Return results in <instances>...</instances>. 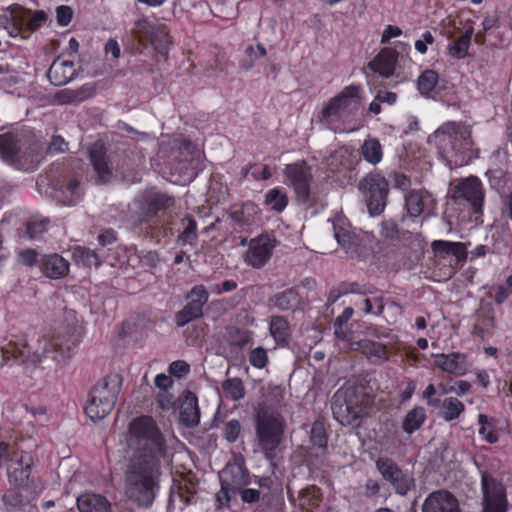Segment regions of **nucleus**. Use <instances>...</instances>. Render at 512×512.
<instances>
[{"label": "nucleus", "instance_id": "1", "mask_svg": "<svg viewBox=\"0 0 512 512\" xmlns=\"http://www.w3.org/2000/svg\"><path fill=\"white\" fill-rule=\"evenodd\" d=\"M128 439L135 455L126 473L127 493L138 505L148 507L159 489L165 437L152 416L141 415L129 423Z\"/></svg>", "mask_w": 512, "mask_h": 512}, {"label": "nucleus", "instance_id": "2", "mask_svg": "<svg viewBox=\"0 0 512 512\" xmlns=\"http://www.w3.org/2000/svg\"><path fill=\"white\" fill-rule=\"evenodd\" d=\"M84 329L81 325L73 323L60 326L50 337H43L38 341L39 349L31 352L25 335H11L1 345L0 350L3 361H20L22 363H40L43 359H52L57 363H64L75 354L76 348L83 340Z\"/></svg>", "mask_w": 512, "mask_h": 512}, {"label": "nucleus", "instance_id": "3", "mask_svg": "<svg viewBox=\"0 0 512 512\" xmlns=\"http://www.w3.org/2000/svg\"><path fill=\"white\" fill-rule=\"evenodd\" d=\"M430 142H434L450 168L463 166L470 158L471 131L461 123H444L430 137Z\"/></svg>", "mask_w": 512, "mask_h": 512}, {"label": "nucleus", "instance_id": "4", "mask_svg": "<svg viewBox=\"0 0 512 512\" xmlns=\"http://www.w3.org/2000/svg\"><path fill=\"white\" fill-rule=\"evenodd\" d=\"M0 157L5 163L23 171L36 170L40 161L37 142L24 129L0 134Z\"/></svg>", "mask_w": 512, "mask_h": 512}, {"label": "nucleus", "instance_id": "5", "mask_svg": "<svg viewBox=\"0 0 512 512\" xmlns=\"http://www.w3.org/2000/svg\"><path fill=\"white\" fill-rule=\"evenodd\" d=\"M250 476L242 465L227 464L220 473V490L215 494V507H229L231 501L239 494L243 503L254 504L260 500V491L244 488L250 484Z\"/></svg>", "mask_w": 512, "mask_h": 512}, {"label": "nucleus", "instance_id": "6", "mask_svg": "<svg viewBox=\"0 0 512 512\" xmlns=\"http://www.w3.org/2000/svg\"><path fill=\"white\" fill-rule=\"evenodd\" d=\"M363 101L364 89L361 84L345 86L323 106L320 120L336 130L341 123L354 119L359 114Z\"/></svg>", "mask_w": 512, "mask_h": 512}, {"label": "nucleus", "instance_id": "7", "mask_svg": "<svg viewBox=\"0 0 512 512\" xmlns=\"http://www.w3.org/2000/svg\"><path fill=\"white\" fill-rule=\"evenodd\" d=\"M84 164L77 158L63 159L52 163L47 178L55 190L62 193L67 205H74L83 196L82 179Z\"/></svg>", "mask_w": 512, "mask_h": 512}, {"label": "nucleus", "instance_id": "8", "mask_svg": "<svg viewBox=\"0 0 512 512\" xmlns=\"http://www.w3.org/2000/svg\"><path fill=\"white\" fill-rule=\"evenodd\" d=\"M122 384L123 377L117 373H111L100 379L91 388L84 406L87 417L96 422L109 415L115 407Z\"/></svg>", "mask_w": 512, "mask_h": 512}, {"label": "nucleus", "instance_id": "9", "mask_svg": "<svg viewBox=\"0 0 512 512\" xmlns=\"http://www.w3.org/2000/svg\"><path fill=\"white\" fill-rule=\"evenodd\" d=\"M255 422L258 446L265 458L272 462L283 441L286 423L279 414L268 412L258 414Z\"/></svg>", "mask_w": 512, "mask_h": 512}, {"label": "nucleus", "instance_id": "10", "mask_svg": "<svg viewBox=\"0 0 512 512\" xmlns=\"http://www.w3.org/2000/svg\"><path fill=\"white\" fill-rule=\"evenodd\" d=\"M380 235L384 240L378 241L373 247L369 263L378 269H385L396 258L397 246L394 242L399 241L401 235L403 238H410L412 233L409 231L401 233L398 224L389 219L381 223Z\"/></svg>", "mask_w": 512, "mask_h": 512}, {"label": "nucleus", "instance_id": "11", "mask_svg": "<svg viewBox=\"0 0 512 512\" xmlns=\"http://www.w3.org/2000/svg\"><path fill=\"white\" fill-rule=\"evenodd\" d=\"M484 188L480 179L470 176L458 182L453 190L451 200L460 210L478 218L482 215L484 204Z\"/></svg>", "mask_w": 512, "mask_h": 512}, {"label": "nucleus", "instance_id": "12", "mask_svg": "<svg viewBox=\"0 0 512 512\" xmlns=\"http://www.w3.org/2000/svg\"><path fill=\"white\" fill-rule=\"evenodd\" d=\"M47 19V14L43 10L32 11L19 5H13L9 17H6L5 28L11 37L26 38L30 33L41 28Z\"/></svg>", "mask_w": 512, "mask_h": 512}, {"label": "nucleus", "instance_id": "13", "mask_svg": "<svg viewBox=\"0 0 512 512\" xmlns=\"http://www.w3.org/2000/svg\"><path fill=\"white\" fill-rule=\"evenodd\" d=\"M359 189L367 199V207L371 215H380L387 204L389 182L379 172H370L359 184Z\"/></svg>", "mask_w": 512, "mask_h": 512}, {"label": "nucleus", "instance_id": "14", "mask_svg": "<svg viewBox=\"0 0 512 512\" xmlns=\"http://www.w3.org/2000/svg\"><path fill=\"white\" fill-rule=\"evenodd\" d=\"M284 176L286 183L293 188L297 201L302 204L309 203L313 179L311 167L303 160L287 164L284 168Z\"/></svg>", "mask_w": 512, "mask_h": 512}, {"label": "nucleus", "instance_id": "15", "mask_svg": "<svg viewBox=\"0 0 512 512\" xmlns=\"http://www.w3.org/2000/svg\"><path fill=\"white\" fill-rule=\"evenodd\" d=\"M337 401L343 398V407L347 412V422L360 419L367 413L368 408L371 406V399L362 385H348L344 389L336 393Z\"/></svg>", "mask_w": 512, "mask_h": 512}, {"label": "nucleus", "instance_id": "16", "mask_svg": "<svg viewBox=\"0 0 512 512\" xmlns=\"http://www.w3.org/2000/svg\"><path fill=\"white\" fill-rule=\"evenodd\" d=\"M375 466L383 480L392 486L396 494L406 496L414 487V479L403 471L392 458L379 457L375 461Z\"/></svg>", "mask_w": 512, "mask_h": 512}, {"label": "nucleus", "instance_id": "17", "mask_svg": "<svg viewBox=\"0 0 512 512\" xmlns=\"http://www.w3.org/2000/svg\"><path fill=\"white\" fill-rule=\"evenodd\" d=\"M361 163L359 153L349 146H341L332 151L325 159L327 170L344 178L356 177V169Z\"/></svg>", "mask_w": 512, "mask_h": 512}, {"label": "nucleus", "instance_id": "18", "mask_svg": "<svg viewBox=\"0 0 512 512\" xmlns=\"http://www.w3.org/2000/svg\"><path fill=\"white\" fill-rule=\"evenodd\" d=\"M134 33L139 41L149 42L160 53L169 49L170 35L165 24H155L142 18L136 21Z\"/></svg>", "mask_w": 512, "mask_h": 512}, {"label": "nucleus", "instance_id": "19", "mask_svg": "<svg viewBox=\"0 0 512 512\" xmlns=\"http://www.w3.org/2000/svg\"><path fill=\"white\" fill-rule=\"evenodd\" d=\"M138 207V220L140 223H148L160 211L174 206L173 197L155 190L145 191L136 201Z\"/></svg>", "mask_w": 512, "mask_h": 512}, {"label": "nucleus", "instance_id": "20", "mask_svg": "<svg viewBox=\"0 0 512 512\" xmlns=\"http://www.w3.org/2000/svg\"><path fill=\"white\" fill-rule=\"evenodd\" d=\"M277 240L272 234L262 233L252 238L244 254V261L253 268L263 267L271 258Z\"/></svg>", "mask_w": 512, "mask_h": 512}, {"label": "nucleus", "instance_id": "21", "mask_svg": "<svg viewBox=\"0 0 512 512\" xmlns=\"http://www.w3.org/2000/svg\"><path fill=\"white\" fill-rule=\"evenodd\" d=\"M187 304L176 313L177 326L183 327L203 315V307L209 300V293L204 285H195L187 294Z\"/></svg>", "mask_w": 512, "mask_h": 512}, {"label": "nucleus", "instance_id": "22", "mask_svg": "<svg viewBox=\"0 0 512 512\" xmlns=\"http://www.w3.org/2000/svg\"><path fill=\"white\" fill-rule=\"evenodd\" d=\"M33 464V457L29 452L16 451L7 467L9 483L16 488H27Z\"/></svg>", "mask_w": 512, "mask_h": 512}, {"label": "nucleus", "instance_id": "23", "mask_svg": "<svg viewBox=\"0 0 512 512\" xmlns=\"http://www.w3.org/2000/svg\"><path fill=\"white\" fill-rule=\"evenodd\" d=\"M261 210L252 201L234 204L230 207L229 217L242 230L256 225L260 221Z\"/></svg>", "mask_w": 512, "mask_h": 512}, {"label": "nucleus", "instance_id": "24", "mask_svg": "<svg viewBox=\"0 0 512 512\" xmlns=\"http://www.w3.org/2000/svg\"><path fill=\"white\" fill-rule=\"evenodd\" d=\"M422 512H461L457 498L449 491L432 492L423 504Z\"/></svg>", "mask_w": 512, "mask_h": 512}, {"label": "nucleus", "instance_id": "25", "mask_svg": "<svg viewBox=\"0 0 512 512\" xmlns=\"http://www.w3.org/2000/svg\"><path fill=\"white\" fill-rule=\"evenodd\" d=\"M287 496L295 507L305 512H313L322 502V491L316 485H308L301 489L297 498L294 497L292 490L287 487Z\"/></svg>", "mask_w": 512, "mask_h": 512}, {"label": "nucleus", "instance_id": "26", "mask_svg": "<svg viewBox=\"0 0 512 512\" xmlns=\"http://www.w3.org/2000/svg\"><path fill=\"white\" fill-rule=\"evenodd\" d=\"M39 269L47 278L57 280L68 275L70 263L58 253L45 254L40 258Z\"/></svg>", "mask_w": 512, "mask_h": 512}, {"label": "nucleus", "instance_id": "27", "mask_svg": "<svg viewBox=\"0 0 512 512\" xmlns=\"http://www.w3.org/2000/svg\"><path fill=\"white\" fill-rule=\"evenodd\" d=\"M77 75L75 63L72 60L56 58L50 65L47 77L54 86H63Z\"/></svg>", "mask_w": 512, "mask_h": 512}, {"label": "nucleus", "instance_id": "28", "mask_svg": "<svg viewBox=\"0 0 512 512\" xmlns=\"http://www.w3.org/2000/svg\"><path fill=\"white\" fill-rule=\"evenodd\" d=\"M398 56L399 54L395 49L385 47L369 62L368 66L373 72L384 78H389L395 72Z\"/></svg>", "mask_w": 512, "mask_h": 512}, {"label": "nucleus", "instance_id": "29", "mask_svg": "<svg viewBox=\"0 0 512 512\" xmlns=\"http://www.w3.org/2000/svg\"><path fill=\"white\" fill-rule=\"evenodd\" d=\"M434 365L454 376H462L467 371L466 356L462 353L433 354Z\"/></svg>", "mask_w": 512, "mask_h": 512}, {"label": "nucleus", "instance_id": "30", "mask_svg": "<svg viewBox=\"0 0 512 512\" xmlns=\"http://www.w3.org/2000/svg\"><path fill=\"white\" fill-rule=\"evenodd\" d=\"M79 512H112L110 501L102 494L85 492L76 499Z\"/></svg>", "mask_w": 512, "mask_h": 512}, {"label": "nucleus", "instance_id": "31", "mask_svg": "<svg viewBox=\"0 0 512 512\" xmlns=\"http://www.w3.org/2000/svg\"><path fill=\"white\" fill-rule=\"evenodd\" d=\"M433 198L425 190H412L405 196V208L410 217H419L430 208Z\"/></svg>", "mask_w": 512, "mask_h": 512}, {"label": "nucleus", "instance_id": "32", "mask_svg": "<svg viewBox=\"0 0 512 512\" xmlns=\"http://www.w3.org/2000/svg\"><path fill=\"white\" fill-rule=\"evenodd\" d=\"M431 248L440 257L453 256L457 263L465 262L468 256L467 246L463 242L434 240Z\"/></svg>", "mask_w": 512, "mask_h": 512}, {"label": "nucleus", "instance_id": "33", "mask_svg": "<svg viewBox=\"0 0 512 512\" xmlns=\"http://www.w3.org/2000/svg\"><path fill=\"white\" fill-rule=\"evenodd\" d=\"M357 350H359L371 363H382L389 360L387 345L378 341L362 339L357 342Z\"/></svg>", "mask_w": 512, "mask_h": 512}, {"label": "nucleus", "instance_id": "34", "mask_svg": "<svg viewBox=\"0 0 512 512\" xmlns=\"http://www.w3.org/2000/svg\"><path fill=\"white\" fill-rule=\"evenodd\" d=\"M269 302L273 307L281 311H295L302 305L303 300L298 290L292 287L275 293L270 297Z\"/></svg>", "mask_w": 512, "mask_h": 512}, {"label": "nucleus", "instance_id": "35", "mask_svg": "<svg viewBox=\"0 0 512 512\" xmlns=\"http://www.w3.org/2000/svg\"><path fill=\"white\" fill-rule=\"evenodd\" d=\"M483 503L507 506L505 487L492 477H482Z\"/></svg>", "mask_w": 512, "mask_h": 512}, {"label": "nucleus", "instance_id": "36", "mask_svg": "<svg viewBox=\"0 0 512 512\" xmlns=\"http://www.w3.org/2000/svg\"><path fill=\"white\" fill-rule=\"evenodd\" d=\"M180 422L188 427H196L200 423V409L195 394L189 392L180 408Z\"/></svg>", "mask_w": 512, "mask_h": 512}, {"label": "nucleus", "instance_id": "37", "mask_svg": "<svg viewBox=\"0 0 512 512\" xmlns=\"http://www.w3.org/2000/svg\"><path fill=\"white\" fill-rule=\"evenodd\" d=\"M89 159L95 172L101 179H107L112 175L106 155V148L103 144L95 143L89 150Z\"/></svg>", "mask_w": 512, "mask_h": 512}, {"label": "nucleus", "instance_id": "38", "mask_svg": "<svg viewBox=\"0 0 512 512\" xmlns=\"http://www.w3.org/2000/svg\"><path fill=\"white\" fill-rule=\"evenodd\" d=\"M269 332L276 344L285 347L291 339L290 324L283 316H272L269 323Z\"/></svg>", "mask_w": 512, "mask_h": 512}, {"label": "nucleus", "instance_id": "39", "mask_svg": "<svg viewBox=\"0 0 512 512\" xmlns=\"http://www.w3.org/2000/svg\"><path fill=\"white\" fill-rule=\"evenodd\" d=\"M357 152L361 159L363 158L367 163L373 166L379 164L384 155L380 141L373 137L366 138Z\"/></svg>", "mask_w": 512, "mask_h": 512}, {"label": "nucleus", "instance_id": "40", "mask_svg": "<svg viewBox=\"0 0 512 512\" xmlns=\"http://www.w3.org/2000/svg\"><path fill=\"white\" fill-rule=\"evenodd\" d=\"M174 222L167 220L164 222H154L146 227V236L155 243L166 242L175 234L173 228Z\"/></svg>", "mask_w": 512, "mask_h": 512}, {"label": "nucleus", "instance_id": "41", "mask_svg": "<svg viewBox=\"0 0 512 512\" xmlns=\"http://www.w3.org/2000/svg\"><path fill=\"white\" fill-rule=\"evenodd\" d=\"M310 441L313 449H317V455H325L328 448V434L322 421L316 420L311 427Z\"/></svg>", "mask_w": 512, "mask_h": 512}, {"label": "nucleus", "instance_id": "42", "mask_svg": "<svg viewBox=\"0 0 512 512\" xmlns=\"http://www.w3.org/2000/svg\"><path fill=\"white\" fill-rule=\"evenodd\" d=\"M426 421V411L421 406L412 408L405 415L402 422V429L405 433L411 435L421 428Z\"/></svg>", "mask_w": 512, "mask_h": 512}, {"label": "nucleus", "instance_id": "43", "mask_svg": "<svg viewBox=\"0 0 512 512\" xmlns=\"http://www.w3.org/2000/svg\"><path fill=\"white\" fill-rule=\"evenodd\" d=\"M474 34V28L469 26L465 32L449 45V53L456 59H463L466 57L471 39Z\"/></svg>", "mask_w": 512, "mask_h": 512}, {"label": "nucleus", "instance_id": "44", "mask_svg": "<svg viewBox=\"0 0 512 512\" xmlns=\"http://www.w3.org/2000/svg\"><path fill=\"white\" fill-rule=\"evenodd\" d=\"M72 259L77 265L83 267H98L100 265V258L98 254L87 247L76 246L72 250Z\"/></svg>", "mask_w": 512, "mask_h": 512}, {"label": "nucleus", "instance_id": "45", "mask_svg": "<svg viewBox=\"0 0 512 512\" xmlns=\"http://www.w3.org/2000/svg\"><path fill=\"white\" fill-rule=\"evenodd\" d=\"M478 424L480 425L478 433L482 440L489 444L498 442L499 435L496 430L495 419L489 418L487 415L480 413L478 415Z\"/></svg>", "mask_w": 512, "mask_h": 512}, {"label": "nucleus", "instance_id": "46", "mask_svg": "<svg viewBox=\"0 0 512 512\" xmlns=\"http://www.w3.org/2000/svg\"><path fill=\"white\" fill-rule=\"evenodd\" d=\"M221 387L224 397L230 401H239L245 396V387L243 381L238 377L224 380Z\"/></svg>", "mask_w": 512, "mask_h": 512}, {"label": "nucleus", "instance_id": "47", "mask_svg": "<svg viewBox=\"0 0 512 512\" xmlns=\"http://www.w3.org/2000/svg\"><path fill=\"white\" fill-rule=\"evenodd\" d=\"M227 341L231 346L243 348L252 342V332L236 326L226 329Z\"/></svg>", "mask_w": 512, "mask_h": 512}, {"label": "nucleus", "instance_id": "48", "mask_svg": "<svg viewBox=\"0 0 512 512\" xmlns=\"http://www.w3.org/2000/svg\"><path fill=\"white\" fill-rule=\"evenodd\" d=\"M182 223L185 225L184 230L177 237V244L185 246L191 244L197 239V222L191 215H186L182 219Z\"/></svg>", "mask_w": 512, "mask_h": 512}, {"label": "nucleus", "instance_id": "49", "mask_svg": "<svg viewBox=\"0 0 512 512\" xmlns=\"http://www.w3.org/2000/svg\"><path fill=\"white\" fill-rule=\"evenodd\" d=\"M442 417L450 422L456 420L465 410V405L455 397L445 398L442 402Z\"/></svg>", "mask_w": 512, "mask_h": 512}, {"label": "nucleus", "instance_id": "50", "mask_svg": "<svg viewBox=\"0 0 512 512\" xmlns=\"http://www.w3.org/2000/svg\"><path fill=\"white\" fill-rule=\"evenodd\" d=\"M439 80L438 73L431 69L424 70L417 79V89L421 95H429Z\"/></svg>", "mask_w": 512, "mask_h": 512}, {"label": "nucleus", "instance_id": "51", "mask_svg": "<svg viewBox=\"0 0 512 512\" xmlns=\"http://www.w3.org/2000/svg\"><path fill=\"white\" fill-rule=\"evenodd\" d=\"M265 204L278 213L282 212L288 205V197L280 188H273L265 195Z\"/></svg>", "mask_w": 512, "mask_h": 512}, {"label": "nucleus", "instance_id": "52", "mask_svg": "<svg viewBox=\"0 0 512 512\" xmlns=\"http://www.w3.org/2000/svg\"><path fill=\"white\" fill-rule=\"evenodd\" d=\"M243 178L254 180H268L272 176V172L268 165L249 164L242 169Z\"/></svg>", "mask_w": 512, "mask_h": 512}, {"label": "nucleus", "instance_id": "53", "mask_svg": "<svg viewBox=\"0 0 512 512\" xmlns=\"http://www.w3.org/2000/svg\"><path fill=\"white\" fill-rule=\"evenodd\" d=\"M49 224L50 222L47 219L29 221L26 227L27 237L31 240L40 238L47 232Z\"/></svg>", "mask_w": 512, "mask_h": 512}, {"label": "nucleus", "instance_id": "54", "mask_svg": "<svg viewBox=\"0 0 512 512\" xmlns=\"http://www.w3.org/2000/svg\"><path fill=\"white\" fill-rule=\"evenodd\" d=\"M335 230V238L339 245L347 252H353L356 247L355 237L347 230L341 228L337 229V227H334Z\"/></svg>", "mask_w": 512, "mask_h": 512}, {"label": "nucleus", "instance_id": "55", "mask_svg": "<svg viewBox=\"0 0 512 512\" xmlns=\"http://www.w3.org/2000/svg\"><path fill=\"white\" fill-rule=\"evenodd\" d=\"M241 424L237 419L229 420L225 426L223 431V437L228 443H234L237 441L241 434Z\"/></svg>", "mask_w": 512, "mask_h": 512}, {"label": "nucleus", "instance_id": "56", "mask_svg": "<svg viewBox=\"0 0 512 512\" xmlns=\"http://www.w3.org/2000/svg\"><path fill=\"white\" fill-rule=\"evenodd\" d=\"M249 362L257 369L264 368L268 363L267 351L261 346L252 349L249 353Z\"/></svg>", "mask_w": 512, "mask_h": 512}, {"label": "nucleus", "instance_id": "57", "mask_svg": "<svg viewBox=\"0 0 512 512\" xmlns=\"http://www.w3.org/2000/svg\"><path fill=\"white\" fill-rule=\"evenodd\" d=\"M363 311L366 314L379 315L383 312L384 304L382 298H365L362 301Z\"/></svg>", "mask_w": 512, "mask_h": 512}, {"label": "nucleus", "instance_id": "58", "mask_svg": "<svg viewBox=\"0 0 512 512\" xmlns=\"http://www.w3.org/2000/svg\"><path fill=\"white\" fill-rule=\"evenodd\" d=\"M74 11L68 5H61L56 8V20L59 26L65 27L70 24Z\"/></svg>", "mask_w": 512, "mask_h": 512}, {"label": "nucleus", "instance_id": "59", "mask_svg": "<svg viewBox=\"0 0 512 512\" xmlns=\"http://www.w3.org/2000/svg\"><path fill=\"white\" fill-rule=\"evenodd\" d=\"M19 258L22 264L27 267L39 266V255L35 249L26 248L19 252Z\"/></svg>", "mask_w": 512, "mask_h": 512}, {"label": "nucleus", "instance_id": "60", "mask_svg": "<svg viewBox=\"0 0 512 512\" xmlns=\"http://www.w3.org/2000/svg\"><path fill=\"white\" fill-rule=\"evenodd\" d=\"M389 179L392 182L393 187L406 191L411 186L410 178L401 172L393 171L389 174Z\"/></svg>", "mask_w": 512, "mask_h": 512}, {"label": "nucleus", "instance_id": "61", "mask_svg": "<svg viewBox=\"0 0 512 512\" xmlns=\"http://www.w3.org/2000/svg\"><path fill=\"white\" fill-rule=\"evenodd\" d=\"M168 371L172 376L182 378L190 372V365L183 360H176L169 365Z\"/></svg>", "mask_w": 512, "mask_h": 512}, {"label": "nucleus", "instance_id": "62", "mask_svg": "<svg viewBox=\"0 0 512 512\" xmlns=\"http://www.w3.org/2000/svg\"><path fill=\"white\" fill-rule=\"evenodd\" d=\"M364 496L366 498L372 499L376 498L380 495L381 484L378 480L373 478H368L363 485Z\"/></svg>", "mask_w": 512, "mask_h": 512}, {"label": "nucleus", "instance_id": "63", "mask_svg": "<svg viewBox=\"0 0 512 512\" xmlns=\"http://www.w3.org/2000/svg\"><path fill=\"white\" fill-rule=\"evenodd\" d=\"M139 258L143 267L151 269L156 268L160 263V257L156 251H147Z\"/></svg>", "mask_w": 512, "mask_h": 512}, {"label": "nucleus", "instance_id": "64", "mask_svg": "<svg viewBox=\"0 0 512 512\" xmlns=\"http://www.w3.org/2000/svg\"><path fill=\"white\" fill-rule=\"evenodd\" d=\"M238 284L234 280H225L221 284H213L210 287L212 293L221 295L222 293H227L235 290Z\"/></svg>", "mask_w": 512, "mask_h": 512}]
</instances>
